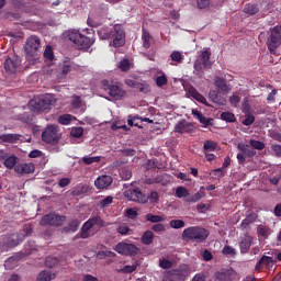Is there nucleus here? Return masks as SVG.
I'll return each mask as SVG.
<instances>
[{"mask_svg":"<svg viewBox=\"0 0 281 281\" xmlns=\"http://www.w3.org/2000/svg\"><path fill=\"white\" fill-rule=\"evenodd\" d=\"M221 119L224 121V122H236V116L234 115V113L232 112H223L221 114Z\"/></svg>","mask_w":281,"mask_h":281,"instance_id":"a18cd8bd","label":"nucleus"},{"mask_svg":"<svg viewBox=\"0 0 281 281\" xmlns=\"http://www.w3.org/2000/svg\"><path fill=\"white\" fill-rule=\"evenodd\" d=\"M119 69H121V71H128V69H131V61H128V59L121 60Z\"/></svg>","mask_w":281,"mask_h":281,"instance_id":"864d4df0","label":"nucleus"},{"mask_svg":"<svg viewBox=\"0 0 281 281\" xmlns=\"http://www.w3.org/2000/svg\"><path fill=\"white\" fill-rule=\"evenodd\" d=\"M40 99L42 100L44 111L52 109V106H54V104H56V97H54V94H49V93L42 94V95H40Z\"/></svg>","mask_w":281,"mask_h":281,"instance_id":"f3484780","label":"nucleus"},{"mask_svg":"<svg viewBox=\"0 0 281 281\" xmlns=\"http://www.w3.org/2000/svg\"><path fill=\"white\" fill-rule=\"evenodd\" d=\"M156 85L157 87H165V85H168V77L166 75L158 76L156 78Z\"/></svg>","mask_w":281,"mask_h":281,"instance_id":"5fc2aeb1","label":"nucleus"},{"mask_svg":"<svg viewBox=\"0 0 281 281\" xmlns=\"http://www.w3.org/2000/svg\"><path fill=\"white\" fill-rule=\"evenodd\" d=\"M256 221V214H250L246 216L245 220L241 221L240 227L241 229H247L251 223H255Z\"/></svg>","mask_w":281,"mask_h":281,"instance_id":"c9c22d12","label":"nucleus"},{"mask_svg":"<svg viewBox=\"0 0 281 281\" xmlns=\"http://www.w3.org/2000/svg\"><path fill=\"white\" fill-rule=\"evenodd\" d=\"M241 98L243 97L240 95V93L236 92L229 98V103L232 104V106L237 108L238 104H240Z\"/></svg>","mask_w":281,"mask_h":281,"instance_id":"c03bdc74","label":"nucleus"},{"mask_svg":"<svg viewBox=\"0 0 281 281\" xmlns=\"http://www.w3.org/2000/svg\"><path fill=\"white\" fill-rule=\"evenodd\" d=\"M116 232L117 234H121V236H128L131 234V227H128L127 225L125 224H122L120 225L117 228H116Z\"/></svg>","mask_w":281,"mask_h":281,"instance_id":"37998d69","label":"nucleus"},{"mask_svg":"<svg viewBox=\"0 0 281 281\" xmlns=\"http://www.w3.org/2000/svg\"><path fill=\"white\" fill-rule=\"evenodd\" d=\"M138 267V263H134L132 266H125L117 270L119 273H133V271H136Z\"/></svg>","mask_w":281,"mask_h":281,"instance_id":"ea45409f","label":"nucleus"},{"mask_svg":"<svg viewBox=\"0 0 281 281\" xmlns=\"http://www.w3.org/2000/svg\"><path fill=\"white\" fill-rule=\"evenodd\" d=\"M65 216H60V215H56L54 213H49L47 215H45L44 217H42L40 225H42V227H60V225H63V223H65Z\"/></svg>","mask_w":281,"mask_h":281,"instance_id":"0eeeda50","label":"nucleus"},{"mask_svg":"<svg viewBox=\"0 0 281 281\" xmlns=\"http://www.w3.org/2000/svg\"><path fill=\"white\" fill-rule=\"evenodd\" d=\"M80 104H82V100H80V97H72L71 105L75 109H80Z\"/></svg>","mask_w":281,"mask_h":281,"instance_id":"338daca9","label":"nucleus"},{"mask_svg":"<svg viewBox=\"0 0 281 281\" xmlns=\"http://www.w3.org/2000/svg\"><path fill=\"white\" fill-rule=\"evenodd\" d=\"M192 130H193L192 124L186 120L179 121L175 126V133H180V134L192 133Z\"/></svg>","mask_w":281,"mask_h":281,"instance_id":"dca6fc26","label":"nucleus"},{"mask_svg":"<svg viewBox=\"0 0 281 281\" xmlns=\"http://www.w3.org/2000/svg\"><path fill=\"white\" fill-rule=\"evenodd\" d=\"M243 113H251V105H249V99L245 98L241 104Z\"/></svg>","mask_w":281,"mask_h":281,"instance_id":"bf43d9fd","label":"nucleus"},{"mask_svg":"<svg viewBox=\"0 0 281 281\" xmlns=\"http://www.w3.org/2000/svg\"><path fill=\"white\" fill-rule=\"evenodd\" d=\"M209 98L214 104H217L218 106H225V104H227L225 98L218 95V92L215 90H211L209 92Z\"/></svg>","mask_w":281,"mask_h":281,"instance_id":"aec40b11","label":"nucleus"},{"mask_svg":"<svg viewBox=\"0 0 281 281\" xmlns=\"http://www.w3.org/2000/svg\"><path fill=\"white\" fill-rule=\"evenodd\" d=\"M210 236V232L201 226H191L182 232L183 240H191V243H205Z\"/></svg>","mask_w":281,"mask_h":281,"instance_id":"7ed1b4c3","label":"nucleus"},{"mask_svg":"<svg viewBox=\"0 0 281 281\" xmlns=\"http://www.w3.org/2000/svg\"><path fill=\"white\" fill-rule=\"evenodd\" d=\"M68 40L71 41L79 49H89L93 45V40L87 37L80 33V31L74 29L67 32Z\"/></svg>","mask_w":281,"mask_h":281,"instance_id":"20e7f679","label":"nucleus"},{"mask_svg":"<svg viewBox=\"0 0 281 281\" xmlns=\"http://www.w3.org/2000/svg\"><path fill=\"white\" fill-rule=\"evenodd\" d=\"M244 12L245 14H249V16H254V14L260 12V9L258 8V4L248 3L244 7Z\"/></svg>","mask_w":281,"mask_h":281,"instance_id":"c85d7f7f","label":"nucleus"},{"mask_svg":"<svg viewBox=\"0 0 281 281\" xmlns=\"http://www.w3.org/2000/svg\"><path fill=\"white\" fill-rule=\"evenodd\" d=\"M120 177L123 181H128L133 177V171L128 167H123L120 169Z\"/></svg>","mask_w":281,"mask_h":281,"instance_id":"473e14b6","label":"nucleus"},{"mask_svg":"<svg viewBox=\"0 0 281 281\" xmlns=\"http://www.w3.org/2000/svg\"><path fill=\"white\" fill-rule=\"evenodd\" d=\"M92 227H104V220L100 216L90 217L81 227L80 238H89Z\"/></svg>","mask_w":281,"mask_h":281,"instance_id":"423d86ee","label":"nucleus"},{"mask_svg":"<svg viewBox=\"0 0 281 281\" xmlns=\"http://www.w3.org/2000/svg\"><path fill=\"white\" fill-rule=\"evenodd\" d=\"M150 38H153L150 36V33H148V31L143 29L142 41H143L144 49H149L150 48Z\"/></svg>","mask_w":281,"mask_h":281,"instance_id":"7c9ffc66","label":"nucleus"},{"mask_svg":"<svg viewBox=\"0 0 281 281\" xmlns=\"http://www.w3.org/2000/svg\"><path fill=\"white\" fill-rule=\"evenodd\" d=\"M146 218L149 221V223H164V217L160 215H154L149 213L146 215Z\"/></svg>","mask_w":281,"mask_h":281,"instance_id":"09e8293b","label":"nucleus"},{"mask_svg":"<svg viewBox=\"0 0 281 281\" xmlns=\"http://www.w3.org/2000/svg\"><path fill=\"white\" fill-rule=\"evenodd\" d=\"M71 120H74L71 114H64L58 117V122L59 124H63V126H68V124H71Z\"/></svg>","mask_w":281,"mask_h":281,"instance_id":"58836bf2","label":"nucleus"},{"mask_svg":"<svg viewBox=\"0 0 281 281\" xmlns=\"http://www.w3.org/2000/svg\"><path fill=\"white\" fill-rule=\"evenodd\" d=\"M102 160V156H83L81 161L86 164V166H91V164H100Z\"/></svg>","mask_w":281,"mask_h":281,"instance_id":"cd10ccee","label":"nucleus"},{"mask_svg":"<svg viewBox=\"0 0 281 281\" xmlns=\"http://www.w3.org/2000/svg\"><path fill=\"white\" fill-rule=\"evenodd\" d=\"M42 139L46 144H58L60 136L58 135V128L54 125H49L42 133Z\"/></svg>","mask_w":281,"mask_h":281,"instance_id":"1a4fd4ad","label":"nucleus"},{"mask_svg":"<svg viewBox=\"0 0 281 281\" xmlns=\"http://www.w3.org/2000/svg\"><path fill=\"white\" fill-rule=\"evenodd\" d=\"M273 265H276V260H273V257L262 256L257 262L256 269H262L263 267H273Z\"/></svg>","mask_w":281,"mask_h":281,"instance_id":"4be33fe9","label":"nucleus"},{"mask_svg":"<svg viewBox=\"0 0 281 281\" xmlns=\"http://www.w3.org/2000/svg\"><path fill=\"white\" fill-rule=\"evenodd\" d=\"M210 56H212V53H210V49H205L196 58L193 65V69H194L193 72L195 74V76L203 75V67L205 69H210V67H212V61L210 60Z\"/></svg>","mask_w":281,"mask_h":281,"instance_id":"39448f33","label":"nucleus"},{"mask_svg":"<svg viewBox=\"0 0 281 281\" xmlns=\"http://www.w3.org/2000/svg\"><path fill=\"white\" fill-rule=\"evenodd\" d=\"M111 203H113V198L112 196H106L105 199H103L100 203L101 207H109V205H111Z\"/></svg>","mask_w":281,"mask_h":281,"instance_id":"69168bd1","label":"nucleus"},{"mask_svg":"<svg viewBox=\"0 0 281 281\" xmlns=\"http://www.w3.org/2000/svg\"><path fill=\"white\" fill-rule=\"evenodd\" d=\"M270 150L273 153L276 157H281V145L272 144Z\"/></svg>","mask_w":281,"mask_h":281,"instance_id":"052dcab7","label":"nucleus"},{"mask_svg":"<svg viewBox=\"0 0 281 281\" xmlns=\"http://www.w3.org/2000/svg\"><path fill=\"white\" fill-rule=\"evenodd\" d=\"M97 34L101 41H111L110 47H122L126 43V33L122 24H115L111 29L102 27Z\"/></svg>","mask_w":281,"mask_h":281,"instance_id":"f257e3e1","label":"nucleus"},{"mask_svg":"<svg viewBox=\"0 0 281 281\" xmlns=\"http://www.w3.org/2000/svg\"><path fill=\"white\" fill-rule=\"evenodd\" d=\"M19 260H20V257L18 256L9 257L4 261V269H9V270L16 269V267H19Z\"/></svg>","mask_w":281,"mask_h":281,"instance_id":"a878e982","label":"nucleus"},{"mask_svg":"<svg viewBox=\"0 0 281 281\" xmlns=\"http://www.w3.org/2000/svg\"><path fill=\"white\" fill-rule=\"evenodd\" d=\"M159 267L161 269H172V261H170L168 259H160Z\"/></svg>","mask_w":281,"mask_h":281,"instance_id":"6e6d98bb","label":"nucleus"},{"mask_svg":"<svg viewBox=\"0 0 281 281\" xmlns=\"http://www.w3.org/2000/svg\"><path fill=\"white\" fill-rule=\"evenodd\" d=\"M173 276L179 280H186L190 276V267L188 265L179 266V268L173 270Z\"/></svg>","mask_w":281,"mask_h":281,"instance_id":"6ab92c4d","label":"nucleus"},{"mask_svg":"<svg viewBox=\"0 0 281 281\" xmlns=\"http://www.w3.org/2000/svg\"><path fill=\"white\" fill-rule=\"evenodd\" d=\"M245 115L246 119L243 121L244 126H251V124L256 122V117L251 114V112L245 113Z\"/></svg>","mask_w":281,"mask_h":281,"instance_id":"8fccbe9b","label":"nucleus"},{"mask_svg":"<svg viewBox=\"0 0 281 281\" xmlns=\"http://www.w3.org/2000/svg\"><path fill=\"white\" fill-rule=\"evenodd\" d=\"M23 238H24L23 235H19V233H13L8 236L7 245L9 247H16V245H19V243H23Z\"/></svg>","mask_w":281,"mask_h":281,"instance_id":"412c9836","label":"nucleus"},{"mask_svg":"<svg viewBox=\"0 0 281 281\" xmlns=\"http://www.w3.org/2000/svg\"><path fill=\"white\" fill-rule=\"evenodd\" d=\"M101 89L110 95L111 100L117 101L126 98V90H124V88H122V83L117 81L113 82L103 79L101 81Z\"/></svg>","mask_w":281,"mask_h":281,"instance_id":"f03ea898","label":"nucleus"},{"mask_svg":"<svg viewBox=\"0 0 281 281\" xmlns=\"http://www.w3.org/2000/svg\"><path fill=\"white\" fill-rule=\"evenodd\" d=\"M176 196L178 199H188V196H190V192L188 191V189H186V187H178L176 189Z\"/></svg>","mask_w":281,"mask_h":281,"instance_id":"f704fd0d","label":"nucleus"},{"mask_svg":"<svg viewBox=\"0 0 281 281\" xmlns=\"http://www.w3.org/2000/svg\"><path fill=\"white\" fill-rule=\"evenodd\" d=\"M58 265V258L56 257H47L45 260V266L48 267V269H53V267H56Z\"/></svg>","mask_w":281,"mask_h":281,"instance_id":"3c124183","label":"nucleus"},{"mask_svg":"<svg viewBox=\"0 0 281 281\" xmlns=\"http://www.w3.org/2000/svg\"><path fill=\"white\" fill-rule=\"evenodd\" d=\"M21 67V58L14 56L13 58L8 57L4 61V69L8 74H16V69Z\"/></svg>","mask_w":281,"mask_h":281,"instance_id":"f8f14e48","label":"nucleus"},{"mask_svg":"<svg viewBox=\"0 0 281 281\" xmlns=\"http://www.w3.org/2000/svg\"><path fill=\"white\" fill-rule=\"evenodd\" d=\"M116 254L121 256H137L139 254V248L135 246V244H128L125 241H121L115 246Z\"/></svg>","mask_w":281,"mask_h":281,"instance_id":"6e6552de","label":"nucleus"},{"mask_svg":"<svg viewBox=\"0 0 281 281\" xmlns=\"http://www.w3.org/2000/svg\"><path fill=\"white\" fill-rule=\"evenodd\" d=\"M203 196H205V193H203V191H198L195 194L189 195L188 199H186V203H198Z\"/></svg>","mask_w":281,"mask_h":281,"instance_id":"72a5a7b5","label":"nucleus"},{"mask_svg":"<svg viewBox=\"0 0 281 281\" xmlns=\"http://www.w3.org/2000/svg\"><path fill=\"white\" fill-rule=\"evenodd\" d=\"M238 151L243 153V155H245V157H256V150H254L250 145H246L243 143H239L237 145Z\"/></svg>","mask_w":281,"mask_h":281,"instance_id":"5701e85b","label":"nucleus"},{"mask_svg":"<svg viewBox=\"0 0 281 281\" xmlns=\"http://www.w3.org/2000/svg\"><path fill=\"white\" fill-rule=\"evenodd\" d=\"M204 153H214V150H216V143L212 142V140H206L204 143Z\"/></svg>","mask_w":281,"mask_h":281,"instance_id":"79ce46f5","label":"nucleus"},{"mask_svg":"<svg viewBox=\"0 0 281 281\" xmlns=\"http://www.w3.org/2000/svg\"><path fill=\"white\" fill-rule=\"evenodd\" d=\"M78 227H80V221L74 220L69 223L68 228L70 232H78Z\"/></svg>","mask_w":281,"mask_h":281,"instance_id":"e2e57ef3","label":"nucleus"},{"mask_svg":"<svg viewBox=\"0 0 281 281\" xmlns=\"http://www.w3.org/2000/svg\"><path fill=\"white\" fill-rule=\"evenodd\" d=\"M252 245H254V237L248 233L244 234V236L239 241L240 254H248Z\"/></svg>","mask_w":281,"mask_h":281,"instance_id":"ddd939ff","label":"nucleus"},{"mask_svg":"<svg viewBox=\"0 0 281 281\" xmlns=\"http://www.w3.org/2000/svg\"><path fill=\"white\" fill-rule=\"evenodd\" d=\"M113 183V178L111 176H100L95 181L94 186L98 190H104Z\"/></svg>","mask_w":281,"mask_h":281,"instance_id":"4468645a","label":"nucleus"},{"mask_svg":"<svg viewBox=\"0 0 281 281\" xmlns=\"http://www.w3.org/2000/svg\"><path fill=\"white\" fill-rule=\"evenodd\" d=\"M54 278H56V273H54L49 270H43L37 274L36 280L37 281H52V280H54Z\"/></svg>","mask_w":281,"mask_h":281,"instance_id":"393cba45","label":"nucleus"},{"mask_svg":"<svg viewBox=\"0 0 281 281\" xmlns=\"http://www.w3.org/2000/svg\"><path fill=\"white\" fill-rule=\"evenodd\" d=\"M153 232L160 233L166 232V226L164 224H156L151 227Z\"/></svg>","mask_w":281,"mask_h":281,"instance_id":"774afa93","label":"nucleus"},{"mask_svg":"<svg viewBox=\"0 0 281 281\" xmlns=\"http://www.w3.org/2000/svg\"><path fill=\"white\" fill-rule=\"evenodd\" d=\"M121 153L124 155V157H135V155H137V151L133 148L121 149Z\"/></svg>","mask_w":281,"mask_h":281,"instance_id":"13d9d810","label":"nucleus"},{"mask_svg":"<svg viewBox=\"0 0 281 281\" xmlns=\"http://www.w3.org/2000/svg\"><path fill=\"white\" fill-rule=\"evenodd\" d=\"M1 139L3 142H10V143L23 142V139L21 138V135L19 134H4L2 135Z\"/></svg>","mask_w":281,"mask_h":281,"instance_id":"2f4dec72","label":"nucleus"},{"mask_svg":"<svg viewBox=\"0 0 281 281\" xmlns=\"http://www.w3.org/2000/svg\"><path fill=\"white\" fill-rule=\"evenodd\" d=\"M170 58L173 63H181V60H183V55L179 50H173L170 54Z\"/></svg>","mask_w":281,"mask_h":281,"instance_id":"603ef678","label":"nucleus"},{"mask_svg":"<svg viewBox=\"0 0 281 281\" xmlns=\"http://www.w3.org/2000/svg\"><path fill=\"white\" fill-rule=\"evenodd\" d=\"M169 225L171 229H183V227H186V222H183V220H171Z\"/></svg>","mask_w":281,"mask_h":281,"instance_id":"4c0bfd02","label":"nucleus"},{"mask_svg":"<svg viewBox=\"0 0 281 281\" xmlns=\"http://www.w3.org/2000/svg\"><path fill=\"white\" fill-rule=\"evenodd\" d=\"M124 196L128 201H133L134 203H148V196L142 193L139 189H130L124 191Z\"/></svg>","mask_w":281,"mask_h":281,"instance_id":"9d476101","label":"nucleus"},{"mask_svg":"<svg viewBox=\"0 0 281 281\" xmlns=\"http://www.w3.org/2000/svg\"><path fill=\"white\" fill-rule=\"evenodd\" d=\"M192 98H194V100H196L198 102H201V104H206V102H207V99H205V97H203L202 94H200L196 91H193Z\"/></svg>","mask_w":281,"mask_h":281,"instance_id":"4d7b16f0","label":"nucleus"},{"mask_svg":"<svg viewBox=\"0 0 281 281\" xmlns=\"http://www.w3.org/2000/svg\"><path fill=\"white\" fill-rule=\"evenodd\" d=\"M215 87H217L221 93H227L232 90L229 86H227V81L224 78H216L215 79Z\"/></svg>","mask_w":281,"mask_h":281,"instance_id":"b1692460","label":"nucleus"},{"mask_svg":"<svg viewBox=\"0 0 281 281\" xmlns=\"http://www.w3.org/2000/svg\"><path fill=\"white\" fill-rule=\"evenodd\" d=\"M155 239V234L151 231H147L142 236L143 245H153V240Z\"/></svg>","mask_w":281,"mask_h":281,"instance_id":"c756f323","label":"nucleus"},{"mask_svg":"<svg viewBox=\"0 0 281 281\" xmlns=\"http://www.w3.org/2000/svg\"><path fill=\"white\" fill-rule=\"evenodd\" d=\"M222 254H224V256L234 257V256H236V249L232 246L226 245L223 247Z\"/></svg>","mask_w":281,"mask_h":281,"instance_id":"49530a36","label":"nucleus"},{"mask_svg":"<svg viewBox=\"0 0 281 281\" xmlns=\"http://www.w3.org/2000/svg\"><path fill=\"white\" fill-rule=\"evenodd\" d=\"M44 56L47 58V60H54V49L52 48V46H46Z\"/></svg>","mask_w":281,"mask_h":281,"instance_id":"680f3d73","label":"nucleus"},{"mask_svg":"<svg viewBox=\"0 0 281 281\" xmlns=\"http://www.w3.org/2000/svg\"><path fill=\"white\" fill-rule=\"evenodd\" d=\"M24 49H25L27 56H35L36 52H38V49H41V38H38V36H36V35L30 36L26 40Z\"/></svg>","mask_w":281,"mask_h":281,"instance_id":"9b49d317","label":"nucleus"},{"mask_svg":"<svg viewBox=\"0 0 281 281\" xmlns=\"http://www.w3.org/2000/svg\"><path fill=\"white\" fill-rule=\"evenodd\" d=\"M16 164H19V157L11 155L4 159V166L8 170H12V168H16Z\"/></svg>","mask_w":281,"mask_h":281,"instance_id":"bb28decb","label":"nucleus"},{"mask_svg":"<svg viewBox=\"0 0 281 281\" xmlns=\"http://www.w3.org/2000/svg\"><path fill=\"white\" fill-rule=\"evenodd\" d=\"M71 69H74V61H71L69 59L65 60L61 66L63 76H67V74H69V71H71Z\"/></svg>","mask_w":281,"mask_h":281,"instance_id":"e433bc0d","label":"nucleus"},{"mask_svg":"<svg viewBox=\"0 0 281 281\" xmlns=\"http://www.w3.org/2000/svg\"><path fill=\"white\" fill-rule=\"evenodd\" d=\"M249 146H251V148H254L255 150H265V143L260 140L250 139Z\"/></svg>","mask_w":281,"mask_h":281,"instance_id":"a19ab883","label":"nucleus"},{"mask_svg":"<svg viewBox=\"0 0 281 281\" xmlns=\"http://www.w3.org/2000/svg\"><path fill=\"white\" fill-rule=\"evenodd\" d=\"M199 122H201V124L204 126V127H207L210 126V124H212V119H209V117H205L203 114L202 116H200V119H198Z\"/></svg>","mask_w":281,"mask_h":281,"instance_id":"0e129e2a","label":"nucleus"},{"mask_svg":"<svg viewBox=\"0 0 281 281\" xmlns=\"http://www.w3.org/2000/svg\"><path fill=\"white\" fill-rule=\"evenodd\" d=\"M29 108L33 113H41V111H45L43 102L41 100V95L33 98L29 102Z\"/></svg>","mask_w":281,"mask_h":281,"instance_id":"2eb2a0df","label":"nucleus"},{"mask_svg":"<svg viewBox=\"0 0 281 281\" xmlns=\"http://www.w3.org/2000/svg\"><path fill=\"white\" fill-rule=\"evenodd\" d=\"M14 170L18 172V175H31V172H34L35 168H34V165L30 162H24V164H18L14 167Z\"/></svg>","mask_w":281,"mask_h":281,"instance_id":"a211bd4d","label":"nucleus"},{"mask_svg":"<svg viewBox=\"0 0 281 281\" xmlns=\"http://www.w3.org/2000/svg\"><path fill=\"white\" fill-rule=\"evenodd\" d=\"M85 134V128L82 127H72L70 131V135L71 137H82V135Z\"/></svg>","mask_w":281,"mask_h":281,"instance_id":"de8ad7c7","label":"nucleus"}]
</instances>
